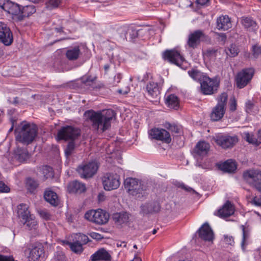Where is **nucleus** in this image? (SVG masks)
I'll list each match as a JSON object with an SVG mask.
<instances>
[{
  "label": "nucleus",
  "mask_w": 261,
  "mask_h": 261,
  "mask_svg": "<svg viewBox=\"0 0 261 261\" xmlns=\"http://www.w3.org/2000/svg\"><path fill=\"white\" fill-rule=\"evenodd\" d=\"M67 192L72 194H80L82 192V184L77 180L69 182L67 186Z\"/></svg>",
  "instance_id": "obj_27"
},
{
  "label": "nucleus",
  "mask_w": 261,
  "mask_h": 261,
  "mask_svg": "<svg viewBox=\"0 0 261 261\" xmlns=\"http://www.w3.org/2000/svg\"><path fill=\"white\" fill-rule=\"evenodd\" d=\"M88 238L85 236V235H83V244H86L88 243Z\"/></svg>",
  "instance_id": "obj_64"
},
{
  "label": "nucleus",
  "mask_w": 261,
  "mask_h": 261,
  "mask_svg": "<svg viewBox=\"0 0 261 261\" xmlns=\"http://www.w3.org/2000/svg\"><path fill=\"white\" fill-rule=\"evenodd\" d=\"M207 37L202 30H196L189 34L187 44L189 47L195 48L200 44V42L205 40Z\"/></svg>",
  "instance_id": "obj_13"
},
{
  "label": "nucleus",
  "mask_w": 261,
  "mask_h": 261,
  "mask_svg": "<svg viewBox=\"0 0 261 261\" xmlns=\"http://www.w3.org/2000/svg\"><path fill=\"white\" fill-rule=\"evenodd\" d=\"M113 219L116 223L121 224L128 221L129 216L126 212L116 213L113 215Z\"/></svg>",
  "instance_id": "obj_34"
},
{
  "label": "nucleus",
  "mask_w": 261,
  "mask_h": 261,
  "mask_svg": "<svg viewBox=\"0 0 261 261\" xmlns=\"http://www.w3.org/2000/svg\"><path fill=\"white\" fill-rule=\"evenodd\" d=\"M217 54L218 49L214 48H208L205 52V56L212 58H215L217 56Z\"/></svg>",
  "instance_id": "obj_47"
},
{
  "label": "nucleus",
  "mask_w": 261,
  "mask_h": 261,
  "mask_svg": "<svg viewBox=\"0 0 261 261\" xmlns=\"http://www.w3.org/2000/svg\"><path fill=\"white\" fill-rule=\"evenodd\" d=\"M160 203L156 201H150L140 206V213L143 215L158 213L160 211Z\"/></svg>",
  "instance_id": "obj_17"
},
{
  "label": "nucleus",
  "mask_w": 261,
  "mask_h": 261,
  "mask_svg": "<svg viewBox=\"0 0 261 261\" xmlns=\"http://www.w3.org/2000/svg\"><path fill=\"white\" fill-rule=\"evenodd\" d=\"M60 3V0H49L46 3V7L48 9H52L57 7Z\"/></svg>",
  "instance_id": "obj_48"
},
{
  "label": "nucleus",
  "mask_w": 261,
  "mask_h": 261,
  "mask_svg": "<svg viewBox=\"0 0 261 261\" xmlns=\"http://www.w3.org/2000/svg\"><path fill=\"white\" fill-rule=\"evenodd\" d=\"M110 64H106V65H105L103 68H104V70H105L106 73H107L108 72V71L110 69Z\"/></svg>",
  "instance_id": "obj_63"
},
{
  "label": "nucleus",
  "mask_w": 261,
  "mask_h": 261,
  "mask_svg": "<svg viewBox=\"0 0 261 261\" xmlns=\"http://www.w3.org/2000/svg\"><path fill=\"white\" fill-rule=\"evenodd\" d=\"M39 172L45 179L53 176V169L48 166H43L40 167Z\"/></svg>",
  "instance_id": "obj_39"
},
{
  "label": "nucleus",
  "mask_w": 261,
  "mask_h": 261,
  "mask_svg": "<svg viewBox=\"0 0 261 261\" xmlns=\"http://www.w3.org/2000/svg\"><path fill=\"white\" fill-rule=\"evenodd\" d=\"M23 224L29 230L36 229L37 227V222L33 219V216L24 221Z\"/></svg>",
  "instance_id": "obj_43"
},
{
  "label": "nucleus",
  "mask_w": 261,
  "mask_h": 261,
  "mask_svg": "<svg viewBox=\"0 0 261 261\" xmlns=\"http://www.w3.org/2000/svg\"><path fill=\"white\" fill-rule=\"evenodd\" d=\"M0 261H14V259L12 256L0 254Z\"/></svg>",
  "instance_id": "obj_55"
},
{
  "label": "nucleus",
  "mask_w": 261,
  "mask_h": 261,
  "mask_svg": "<svg viewBox=\"0 0 261 261\" xmlns=\"http://www.w3.org/2000/svg\"><path fill=\"white\" fill-rule=\"evenodd\" d=\"M99 166L95 162H91L83 166V178L92 177L97 172Z\"/></svg>",
  "instance_id": "obj_19"
},
{
  "label": "nucleus",
  "mask_w": 261,
  "mask_h": 261,
  "mask_svg": "<svg viewBox=\"0 0 261 261\" xmlns=\"http://www.w3.org/2000/svg\"><path fill=\"white\" fill-rule=\"evenodd\" d=\"M124 185L129 195L136 199H141L148 195L146 186L136 178H127Z\"/></svg>",
  "instance_id": "obj_3"
},
{
  "label": "nucleus",
  "mask_w": 261,
  "mask_h": 261,
  "mask_svg": "<svg viewBox=\"0 0 261 261\" xmlns=\"http://www.w3.org/2000/svg\"><path fill=\"white\" fill-rule=\"evenodd\" d=\"M38 128L36 125L29 123H22L19 128H16L17 132L16 140L25 145L31 143L37 135Z\"/></svg>",
  "instance_id": "obj_2"
},
{
  "label": "nucleus",
  "mask_w": 261,
  "mask_h": 261,
  "mask_svg": "<svg viewBox=\"0 0 261 261\" xmlns=\"http://www.w3.org/2000/svg\"><path fill=\"white\" fill-rule=\"evenodd\" d=\"M84 217L86 220L99 225L107 223L109 219V214L101 209L89 211Z\"/></svg>",
  "instance_id": "obj_6"
},
{
  "label": "nucleus",
  "mask_w": 261,
  "mask_h": 261,
  "mask_svg": "<svg viewBox=\"0 0 261 261\" xmlns=\"http://www.w3.org/2000/svg\"><path fill=\"white\" fill-rule=\"evenodd\" d=\"M13 41L12 33L9 28L5 23L0 22V42L5 45H10Z\"/></svg>",
  "instance_id": "obj_16"
},
{
  "label": "nucleus",
  "mask_w": 261,
  "mask_h": 261,
  "mask_svg": "<svg viewBox=\"0 0 261 261\" xmlns=\"http://www.w3.org/2000/svg\"><path fill=\"white\" fill-rule=\"evenodd\" d=\"M44 199L53 206H57L59 204V199L57 194L51 190H46L44 194Z\"/></svg>",
  "instance_id": "obj_28"
},
{
  "label": "nucleus",
  "mask_w": 261,
  "mask_h": 261,
  "mask_svg": "<svg viewBox=\"0 0 261 261\" xmlns=\"http://www.w3.org/2000/svg\"><path fill=\"white\" fill-rule=\"evenodd\" d=\"M38 213L40 216L45 220H49L50 219L51 215L46 210H38Z\"/></svg>",
  "instance_id": "obj_49"
},
{
  "label": "nucleus",
  "mask_w": 261,
  "mask_h": 261,
  "mask_svg": "<svg viewBox=\"0 0 261 261\" xmlns=\"http://www.w3.org/2000/svg\"><path fill=\"white\" fill-rule=\"evenodd\" d=\"M96 77L86 75L83 77V88H86L88 89L99 88L96 83Z\"/></svg>",
  "instance_id": "obj_26"
},
{
  "label": "nucleus",
  "mask_w": 261,
  "mask_h": 261,
  "mask_svg": "<svg viewBox=\"0 0 261 261\" xmlns=\"http://www.w3.org/2000/svg\"><path fill=\"white\" fill-rule=\"evenodd\" d=\"M254 74L252 68H247L239 72L235 78L236 84L240 89L245 87L251 81Z\"/></svg>",
  "instance_id": "obj_12"
},
{
  "label": "nucleus",
  "mask_w": 261,
  "mask_h": 261,
  "mask_svg": "<svg viewBox=\"0 0 261 261\" xmlns=\"http://www.w3.org/2000/svg\"><path fill=\"white\" fill-rule=\"evenodd\" d=\"M149 136L152 138L169 143L171 138L168 132L164 129L153 128L149 132Z\"/></svg>",
  "instance_id": "obj_14"
},
{
  "label": "nucleus",
  "mask_w": 261,
  "mask_h": 261,
  "mask_svg": "<svg viewBox=\"0 0 261 261\" xmlns=\"http://www.w3.org/2000/svg\"><path fill=\"white\" fill-rule=\"evenodd\" d=\"M166 102L172 109H177L179 107V100L174 94H170L166 99Z\"/></svg>",
  "instance_id": "obj_36"
},
{
  "label": "nucleus",
  "mask_w": 261,
  "mask_h": 261,
  "mask_svg": "<svg viewBox=\"0 0 261 261\" xmlns=\"http://www.w3.org/2000/svg\"><path fill=\"white\" fill-rule=\"evenodd\" d=\"M129 34L130 36H132V38H133L137 37L142 36L145 34H148L149 30L146 28L141 29L138 31L132 30L129 32Z\"/></svg>",
  "instance_id": "obj_41"
},
{
  "label": "nucleus",
  "mask_w": 261,
  "mask_h": 261,
  "mask_svg": "<svg viewBox=\"0 0 261 261\" xmlns=\"http://www.w3.org/2000/svg\"><path fill=\"white\" fill-rule=\"evenodd\" d=\"M199 237L204 241H211L214 238V233L207 223H205L198 231Z\"/></svg>",
  "instance_id": "obj_20"
},
{
  "label": "nucleus",
  "mask_w": 261,
  "mask_h": 261,
  "mask_svg": "<svg viewBox=\"0 0 261 261\" xmlns=\"http://www.w3.org/2000/svg\"><path fill=\"white\" fill-rule=\"evenodd\" d=\"M238 141V139L236 136H222L215 140L216 143L224 149L232 147Z\"/></svg>",
  "instance_id": "obj_18"
},
{
  "label": "nucleus",
  "mask_w": 261,
  "mask_h": 261,
  "mask_svg": "<svg viewBox=\"0 0 261 261\" xmlns=\"http://www.w3.org/2000/svg\"><path fill=\"white\" fill-rule=\"evenodd\" d=\"M83 51H84L85 53V56H86L87 58H89L91 57V52L87 48L86 46H84L83 44Z\"/></svg>",
  "instance_id": "obj_58"
},
{
  "label": "nucleus",
  "mask_w": 261,
  "mask_h": 261,
  "mask_svg": "<svg viewBox=\"0 0 261 261\" xmlns=\"http://www.w3.org/2000/svg\"><path fill=\"white\" fill-rule=\"evenodd\" d=\"M91 237L96 240H100L102 239L101 235L98 233L93 232L91 234Z\"/></svg>",
  "instance_id": "obj_59"
},
{
  "label": "nucleus",
  "mask_w": 261,
  "mask_h": 261,
  "mask_svg": "<svg viewBox=\"0 0 261 261\" xmlns=\"http://www.w3.org/2000/svg\"><path fill=\"white\" fill-rule=\"evenodd\" d=\"M24 253L29 252V261H43L44 251L43 246L38 243H28L25 245Z\"/></svg>",
  "instance_id": "obj_4"
},
{
  "label": "nucleus",
  "mask_w": 261,
  "mask_h": 261,
  "mask_svg": "<svg viewBox=\"0 0 261 261\" xmlns=\"http://www.w3.org/2000/svg\"><path fill=\"white\" fill-rule=\"evenodd\" d=\"M147 92L149 96L152 98L157 97L160 93V88L157 83L154 82H149L146 87Z\"/></svg>",
  "instance_id": "obj_29"
},
{
  "label": "nucleus",
  "mask_w": 261,
  "mask_h": 261,
  "mask_svg": "<svg viewBox=\"0 0 261 261\" xmlns=\"http://www.w3.org/2000/svg\"><path fill=\"white\" fill-rule=\"evenodd\" d=\"M232 24L230 18L227 16H221L217 18V28L218 30H227L231 28Z\"/></svg>",
  "instance_id": "obj_23"
},
{
  "label": "nucleus",
  "mask_w": 261,
  "mask_h": 261,
  "mask_svg": "<svg viewBox=\"0 0 261 261\" xmlns=\"http://www.w3.org/2000/svg\"><path fill=\"white\" fill-rule=\"evenodd\" d=\"M164 58L165 60H168L170 63L183 68L182 66L185 61L177 51L174 50H167L164 54Z\"/></svg>",
  "instance_id": "obj_15"
},
{
  "label": "nucleus",
  "mask_w": 261,
  "mask_h": 261,
  "mask_svg": "<svg viewBox=\"0 0 261 261\" xmlns=\"http://www.w3.org/2000/svg\"><path fill=\"white\" fill-rule=\"evenodd\" d=\"M188 73L190 77L195 81L201 82L203 79L204 76L206 75H203V73L198 70L197 69H192L188 71Z\"/></svg>",
  "instance_id": "obj_38"
},
{
  "label": "nucleus",
  "mask_w": 261,
  "mask_h": 261,
  "mask_svg": "<svg viewBox=\"0 0 261 261\" xmlns=\"http://www.w3.org/2000/svg\"><path fill=\"white\" fill-rule=\"evenodd\" d=\"M29 158L28 151L25 149L18 148L15 152V158L19 162H23Z\"/></svg>",
  "instance_id": "obj_35"
},
{
  "label": "nucleus",
  "mask_w": 261,
  "mask_h": 261,
  "mask_svg": "<svg viewBox=\"0 0 261 261\" xmlns=\"http://www.w3.org/2000/svg\"><path fill=\"white\" fill-rule=\"evenodd\" d=\"M247 238H248V234L245 232V228L243 227V240H242V244H241L242 247L243 248H244L245 247V242H246V240L247 239Z\"/></svg>",
  "instance_id": "obj_57"
},
{
  "label": "nucleus",
  "mask_w": 261,
  "mask_h": 261,
  "mask_svg": "<svg viewBox=\"0 0 261 261\" xmlns=\"http://www.w3.org/2000/svg\"><path fill=\"white\" fill-rule=\"evenodd\" d=\"M179 187H180L181 188L184 189L185 191L189 192H193L196 193V192L195 191L194 189H193L192 188L187 187L185 186L184 184H180L178 185Z\"/></svg>",
  "instance_id": "obj_56"
},
{
  "label": "nucleus",
  "mask_w": 261,
  "mask_h": 261,
  "mask_svg": "<svg viewBox=\"0 0 261 261\" xmlns=\"http://www.w3.org/2000/svg\"><path fill=\"white\" fill-rule=\"evenodd\" d=\"M3 10L13 15H19L21 12L20 6L9 0L5 4Z\"/></svg>",
  "instance_id": "obj_25"
},
{
  "label": "nucleus",
  "mask_w": 261,
  "mask_h": 261,
  "mask_svg": "<svg viewBox=\"0 0 261 261\" xmlns=\"http://www.w3.org/2000/svg\"><path fill=\"white\" fill-rule=\"evenodd\" d=\"M115 115V112L112 110L103 112L89 110L84 113L85 117L90 121L93 128L100 133L110 127L111 121Z\"/></svg>",
  "instance_id": "obj_1"
},
{
  "label": "nucleus",
  "mask_w": 261,
  "mask_h": 261,
  "mask_svg": "<svg viewBox=\"0 0 261 261\" xmlns=\"http://www.w3.org/2000/svg\"><path fill=\"white\" fill-rule=\"evenodd\" d=\"M165 127L169 130L171 131V133L178 134L180 133V128L176 125L172 124L169 123H166L165 124Z\"/></svg>",
  "instance_id": "obj_44"
},
{
  "label": "nucleus",
  "mask_w": 261,
  "mask_h": 261,
  "mask_svg": "<svg viewBox=\"0 0 261 261\" xmlns=\"http://www.w3.org/2000/svg\"><path fill=\"white\" fill-rule=\"evenodd\" d=\"M38 182L32 178H28L26 181V186L30 192H33L38 186Z\"/></svg>",
  "instance_id": "obj_42"
},
{
  "label": "nucleus",
  "mask_w": 261,
  "mask_h": 261,
  "mask_svg": "<svg viewBox=\"0 0 261 261\" xmlns=\"http://www.w3.org/2000/svg\"><path fill=\"white\" fill-rule=\"evenodd\" d=\"M241 23L245 29L250 31H254L256 29V23L250 17H243Z\"/></svg>",
  "instance_id": "obj_32"
},
{
  "label": "nucleus",
  "mask_w": 261,
  "mask_h": 261,
  "mask_svg": "<svg viewBox=\"0 0 261 261\" xmlns=\"http://www.w3.org/2000/svg\"><path fill=\"white\" fill-rule=\"evenodd\" d=\"M10 188L6 185L3 181H0V192L8 193L10 192Z\"/></svg>",
  "instance_id": "obj_51"
},
{
  "label": "nucleus",
  "mask_w": 261,
  "mask_h": 261,
  "mask_svg": "<svg viewBox=\"0 0 261 261\" xmlns=\"http://www.w3.org/2000/svg\"><path fill=\"white\" fill-rule=\"evenodd\" d=\"M82 236L80 233H73L71 235L70 240H61L63 245H68L70 250L75 253L81 254L82 253Z\"/></svg>",
  "instance_id": "obj_10"
},
{
  "label": "nucleus",
  "mask_w": 261,
  "mask_h": 261,
  "mask_svg": "<svg viewBox=\"0 0 261 261\" xmlns=\"http://www.w3.org/2000/svg\"><path fill=\"white\" fill-rule=\"evenodd\" d=\"M229 53L227 52V54L232 57H236L239 53V48L235 44H231L228 49Z\"/></svg>",
  "instance_id": "obj_45"
},
{
  "label": "nucleus",
  "mask_w": 261,
  "mask_h": 261,
  "mask_svg": "<svg viewBox=\"0 0 261 261\" xmlns=\"http://www.w3.org/2000/svg\"><path fill=\"white\" fill-rule=\"evenodd\" d=\"M244 179L251 184L258 192L261 193V171L252 169L246 171L243 174Z\"/></svg>",
  "instance_id": "obj_8"
},
{
  "label": "nucleus",
  "mask_w": 261,
  "mask_h": 261,
  "mask_svg": "<svg viewBox=\"0 0 261 261\" xmlns=\"http://www.w3.org/2000/svg\"><path fill=\"white\" fill-rule=\"evenodd\" d=\"M111 259V255L104 248H101L97 251L91 256L92 261L97 260H110Z\"/></svg>",
  "instance_id": "obj_24"
},
{
  "label": "nucleus",
  "mask_w": 261,
  "mask_h": 261,
  "mask_svg": "<svg viewBox=\"0 0 261 261\" xmlns=\"http://www.w3.org/2000/svg\"><path fill=\"white\" fill-rule=\"evenodd\" d=\"M74 143L73 142V140H71V141L68 143L67 148L65 150V153L67 155H69L71 154L72 151L74 149Z\"/></svg>",
  "instance_id": "obj_50"
},
{
  "label": "nucleus",
  "mask_w": 261,
  "mask_h": 261,
  "mask_svg": "<svg viewBox=\"0 0 261 261\" xmlns=\"http://www.w3.org/2000/svg\"><path fill=\"white\" fill-rule=\"evenodd\" d=\"M219 168L225 172L231 173L236 170L237 164L232 160H228L219 165Z\"/></svg>",
  "instance_id": "obj_30"
},
{
  "label": "nucleus",
  "mask_w": 261,
  "mask_h": 261,
  "mask_svg": "<svg viewBox=\"0 0 261 261\" xmlns=\"http://www.w3.org/2000/svg\"><path fill=\"white\" fill-rule=\"evenodd\" d=\"M236 106H237L236 101L234 100H233V101H231V102L230 103V108H229L230 110L231 111H235L236 109Z\"/></svg>",
  "instance_id": "obj_60"
},
{
  "label": "nucleus",
  "mask_w": 261,
  "mask_h": 261,
  "mask_svg": "<svg viewBox=\"0 0 261 261\" xmlns=\"http://www.w3.org/2000/svg\"><path fill=\"white\" fill-rule=\"evenodd\" d=\"M208 1L209 0H196V2L197 4L201 6H203L205 5L208 2Z\"/></svg>",
  "instance_id": "obj_61"
},
{
  "label": "nucleus",
  "mask_w": 261,
  "mask_h": 261,
  "mask_svg": "<svg viewBox=\"0 0 261 261\" xmlns=\"http://www.w3.org/2000/svg\"><path fill=\"white\" fill-rule=\"evenodd\" d=\"M234 209L233 205L229 201L223 205L222 207L218 211V215L221 218L228 217L234 213Z\"/></svg>",
  "instance_id": "obj_21"
},
{
  "label": "nucleus",
  "mask_w": 261,
  "mask_h": 261,
  "mask_svg": "<svg viewBox=\"0 0 261 261\" xmlns=\"http://www.w3.org/2000/svg\"><path fill=\"white\" fill-rule=\"evenodd\" d=\"M35 7L33 5H27L21 9V12L19 15V19L21 20L23 17H27L36 12Z\"/></svg>",
  "instance_id": "obj_31"
},
{
  "label": "nucleus",
  "mask_w": 261,
  "mask_h": 261,
  "mask_svg": "<svg viewBox=\"0 0 261 261\" xmlns=\"http://www.w3.org/2000/svg\"><path fill=\"white\" fill-rule=\"evenodd\" d=\"M227 94L226 93H222L218 98V103L213 108L211 114L212 120L216 121L220 120L224 115L225 107L227 101Z\"/></svg>",
  "instance_id": "obj_5"
},
{
  "label": "nucleus",
  "mask_w": 261,
  "mask_h": 261,
  "mask_svg": "<svg viewBox=\"0 0 261 261\" xmlns=\"http://www.w3.org/2000/svg\"><path fill=\"white\" fill-rule=\"evenodd\" d=\"M80 51L79 47H74L72 49H68L66 51V57L69 60H76L79 56Z\"/></svg>",
  "instance_id": "obj_40"
},
{
  "label": "nucleus",
  "mask_w": 261,
  "mask_h": 261,
  "mask_svg": "<svg viewBox=\"0 0 261 261\" xmlns=\"http://www.w3.org/2000/svg\"><path fill=\"white\" fill-rule=\"evenodd\" d=\"M105 190L111 191L117 189L120 185V177L116 174L106 173L102 178Z\"/></svg>",
  "instance_id": "obj_11"
},
{
  "label": "nucleus",
  "mask_w": 261,
  "mask_h": 261,
  "mask_svg": "<svg viewBox=\"0 0 261 261\" xmlns=\"http://www.w3.org/2000/svg\"><path fill=\"white\" fill-rule=\"evenodd\" d=\"M224 242L230 245H232L234 243V241L233 237L231 236H228L227 235H225L224 236Z\"/></svg>",
  "instance_id": "obj_54"
},
{
  "label": "nucleus",
  "mask_w": 261,
  "mask_h": 261,
  "mask_svg": "<svg viewBox=\"0 0 261 261\" xmlns=\"http://www.w3.org/2000/svg\"><path fill=\"white\" fill-rule=\"evenodd\" d=\"M253 55L255 58H257L261 55V47L257 45L253 46Z\"/></svg>",
  "instance_id": "obj_52"
},
{
  "label": "nucleus",
  "mask_w": 261,
  "mask_h": 261,
  "mask_svg": "<svg viewBox=\"0 0 261 261\" xmlns=\"http://www.w3.org/2000/svg\"><path fill=\"white\" fill-rule=\"evenodd\" d=\"M244 139L250 144H252L256 146H259L261 144V140L254 137V135L248 132L243 133Z\"/></svg>",
  "instance_id": "obj_37"
},
{
  "label": "nucleus",
  "mask_w": 261,
  "mask_h": 261,
  "mask_svg": "<svg viewBox=\"0 0 261 261\" xmlns=\"http://www.w3.org/2000/svg\"><path fill=\"white\" fill-rule=\"evenodd\" d=\"M8 1V0H0V7L4 9L5 5Z\"/></svg>",
  "instance_id": "obj_62"
},
{
  "label": "nucleus",
  "mask_w": 261,
  "mask_h": 261,
  "mask_svg": "<svg viewBox=\"0 0 261 261\" xmlns=\"http://www.w3.org/2000/svg\"><path fill=\"white\" fill-rule=\"evenodd\" d=\"M18 215L23 220H26L33 216L30 214L28 211V207L25 204H20L18 205Z\"/></svg>",
  "instance_id": "obj_33"
},
{
  "label": "nucleus",
  "mask_w": 261,
  "mask_h": 261,
  "mask_svg": "<svg viewBox=\"0 0 261 261\" xmlns=\"http://www.w3.org/2000/svg\"><path fill=\"white\" fill-rule=\"evenodd\" d=\"M210 144L205 141H199L198 142L194 148V153L195 155L204 156L206 155L209 149Z\"/></svg>",
  "instance_id": "obj_22"
},
{
  "label": "nucleus",
  "mask_w": 261,
  "mask_h": 261,
  "mask_svg": "<svg viewBox=\"0 0 261 261\" xmlns=\"http://www.w3.org/2000/svg\"><path fill=\"white\" fill-rule=\"evenodd\" d=\"M251 202L256 205L260 206H261V196H256L254 197Z\"/></svg>",
  "instance_id": "obj_53"
},
{
  "label": "nucleus",
  "mask_w": 261,
  "mask_h": 261,
  "mask_svg": "<svg viewBox=\"0 0 261 261\" xmlns=\"http://www.w3.org/2000/svg\"><path fill=\"white\" fill-rule=\"evenodd\" d=\"M81 134V130L71 126L62 127L58 132V140H73Z\"/></svg>",
  "instance_id": "obj_9"
},
{
  "label": "nucleus",
  "mask_w": 261,
  "mask_h": 261,
  "mask_svg": "<svg viewBox=\"0 0 261 261\" xmlns=\"http://www.w3.org/2000/svg\"><path fill=\"white\" fill-rule=\"evenodd\" d=\"M54 261H67L65 254L61 251L56 252Z\"/></svg>",
  "instance_id": "obj_46"
},
{
  "label": "nucleus",
  "mask_w": 261,
  "mask_h": 261,
  "mask_svg": "<svg viewBox=\"0 0 261 261\" xmlns=\"http://www.w3.org/2000/svg\"><path fill=\"white\" fill-rule=\"evenodd\" d=\"M219 86V82L217 78H210L204 76L200 82V89L204 95H212L215 93Z\"/></svg>",
  "instance_id": "obj_7"
}]
</instances>
